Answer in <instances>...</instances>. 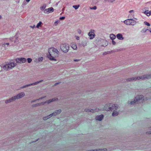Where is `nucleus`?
Segmentation results:
<instances>
[{
  "mask_svg": "<svg viewBox=\"0 0 151 151\" xmlns=\"http://www.w3.org/2000/svg\"><path fill=\"white\" fill-rule=\"evenodd\" d=\"M49 54L47 55L48 58L51 61H56V58L59 55V52L56 48H51L48 49Z\"/></svg>",
  "mask_w": 151,
  "mask_h": 151,
  "instance_id": "f257e3e1",
  "label": "nucleus"
},
{
  "mask_svg": "<svg viewBox=\"0 0 151 151\" xmlns=\"http://www.w3.org/2000/svg\"><path fill=\"white\" fill-rule=\"evenodd\" d=\"M143 96L142 95L137 96L135 97V99L134 101H128V104H129L132 105L136 103L143 102L145 100L143 99Z\"/></svg>",
  "mask_w": 151,
  "mask_h": 151,
  "instance_id": "f03ea898",
  "label": "nucleus"
},
{
  "mask_svg": "<svg viewBox=\"0 0 151 151\" xmlns=\"http://www.w3.org/2000/svg\"><path fill=\"white\" fill-rule=\"evenodd\" d=\"M117 106L112 104H107L104 106V109L107 111H112L114 108L115 109L118 108Z\"/></svg>",
  "mask_w": 151,
  "mask_h": 151,
  "instance_id": "7ed1b4c3",
  "label": "nucleus"
},
{
  "mask_svg": "<svg viewBox=\"0 0 151 151\" xmlns=\"http://www.w3.org/2000/svg\"><path fill=\"white\" fill-rule=\"evenodd\" d=\"M17 64L12 62H10L8 64H6L3 66V68L6 70L12 69L13 68L16 66Z\"/></svg>",
  "mask_w": 151,
  "mask_h": 151,
  "instance_id": "20e7f679",
  "label": "nucleus"
},
{
  "mask_svg": "<svg viewBox=\"0 0 151 151\" xmlns=\"http://www.w3.org/2000/svg\"><path fill=\"white\" fill-rule=\"evenodd\" d=\"M61 50L63 52L66 53L68 52L69 49V45L66 43H63L60 46Z\"/></svg>",
  "mask_w": 151,
  "mask_h": 151,
  "instance_id": "39448f33",
  "label": "nucleus"
},
{
  "mask_svg": "<svg viewBox=\"0 0 151 151\" xmlns=\"http://www.w3.org/2000/svg\"><path fill=\"white\" fill-rule=\"evenodd\" d=\"M57 100H58V98H54L52 99H50L48 101H47L44 102H42L41 103H37V104H36L33 105L32 106V107H37L38 106H40V105H43L46 103L49 104L51 102L57 101Z\"/></svg>",
  "mask_w": 151,
  "mask_h": 151,
  "instance_id": "423d86ee",
  "label": "nucleus"
},
{
  "mask_svg": "<svg viewBox=\"0 0 151 151\" xmlns=\"http://www.w3.org/2000/svg\"><path fill=\"white\" fill-rule=\"evenodd\" d=\"M61 112V109H59L55 111V112H53L50 115L47 116H46L44 117H43V119L44 120H46L47 119L49 118L52 116H55L57 115L60 114Z\"/></svg>",
  "mask_w": 151,
  "mask_h": 151,
  "instance_id": "0eeeda50",
  "label": "nucleus"
},
{
  "mask_svg": "<svg viewBox=\"0 0 151 151\" xmlns=\"http://www.w3.org/2000/svg\"><path fill=\"white\" fill-rule=\"evenodd\" d=\"M43 81V80H40V81H37L36 82H35L33 83H30L29 84H27L25 85L24 86L21 87V88L23 89V88L27 87L28 86H32L36 85L37 84H38L39 83L42 82Z\"/></svg>",
  "mask_w": 151,
  "mask_h": 151,
  "instance_id": "6e6552de",
  "label": "nucleus"
},
{
  "mask_svg": "<svg viewBox=\"0 0 151 151\" xmlns=\"http://www.w3.org/2000/svg\"><path fill=\"white\" fill-rule=\"evenodd\" d=\"M25 95L24 93L23 92H21L18 93L16 95L14 96L15 100L18 99L23 98Z\"/></svg>",
  "mask_w": 151,
  "mask_h": 151,
  "instance_id": "1a4fd4ad",
  "label": "nucleus"
},
{
  "mask_svg": "<svg viewBox=\"0 0 151 151\" xmlns=\"http://www.w3.org/2000/svg\"><path fill=\"white\" fill-rule=\"evenodd\" d=\"M15 60L17 63H24L26 61V59L24 58H16Z\"/></svg>",
  "mask_w": 151,
  "mask_h": 151,
  "instance_id": "9d476101",
  "label": "nucleus"
},
{
  "mask_svg": "<svg viewBox=\"0 0 151 151\" xmlns=\"http://www.w3.org/2000/svg\"><path fill=\"white\" fill-rule=\"evenodd\" d=\"M139 80V76H138L128 78L126 79V81L128 82H130L136 81L137 80Z\"/></svg>",
  "mask_w": 151,
  "mask_h": 151,
  "instance_id": "9b49d317",
  "label": "nucleus"
},
{
  "mask_svg": "<svg viewBox=\"0 0 151 151\" xmlns=\"http://www.w3.org/2000/svg\"><path fill=\"white\" fill-rule=\"evenodd\" d=\"M140 80H144L151 78V74L144 75L139 76Z\"/></svg>",
  "mask_w": 151,
  "mask_h": 151,
  "instance_id": "f8f14e48",
  "label": "nucleus"
},
{
  "mask_svg": "<svg viewBox=\"0 0 151 151\" xmlns=\"http://www.w3.org/2000/svg\"><path fill=\"white\" fill-rule=\"evenodd\" d=\"M88 36L90 37V39H93L95 37V34L94 33V30H91L88 33Z\"/></svg>",
  "mask_w": 151,
  "mask_h": 151,
  "instance_id": "ddd939ff",
  "label": "nucleus"
},
{
  "mask_svg": "<svg viewBox=\"0 0 151 151\" xmlns=\"http://www.w3.org/2000/svg\"><path fill=\"white\" fill-rule=\"evenodd\" d=\"M15 101V98L14 96H13L11 98L6 100L5 101V102L6 104H8V103L12 102L14 101Z\"/></svg>",
  "mask_w": 151,
  "mask_h": 151,
  "instance_id": "4468645a",
  "label": "nucleus"
},
{
  "mask_svg": "<svg viewBox=\"0 0 151 151\" xmlns=\"http://www.w3.org/2000/svg\"><path fill=\"white\" fill-rule=\"evenodd\" d=\"M54 9L52 7H50L48 9H45L44 10V12L46 14H48L50 12H53Z\"/></svg>",
  "mask_w": 151,
  "mask_h": 151,
  "instance_id": "2eb2a0df",
  "label": "nucleus"
},
{
  "mask_svg": "<svg viewBox=\"0 0 151 151\" xmlns=\"http://www.w3.org/2000/svg\"><path fill=\"white\" fill-rule=\"evenodd\" d=\"M85 111L86 112H94L96 111H99V108H96L95 109H86Z\"/></svg>",
  "mask_w": 151,
  "mask_h": 151,
  "instance_id": "dca6fc26",
  "label": "nucleus"
},
{
  "mask_svg": "<svg viewBox=\"0 0 151 151\" xmlns=\"http://www.w3.org/2000/svg\"><path fill=\"white\" fill-rule=\"evenodd\" d=\"M104 116L102 114L97 116L96 117V119L97 120L101 121L103 119Z\"/></svg>",
  "mask_w": 151,
  "mask_h": 151,
  "instance_id": "f3484780",
  "label": "nucleus"
},
{
  "mask_svg": "<svg viewBox=\"0 0 151 151\" xmlns=\"http://www.w3.org/2000/svg\"><path fill=\"white\" fill-rule=\"evenodd\" d=\"M116 36L117 38L119 40H123L124 39L122 35L121 34H118L116 35Z\"/></svg>",
  "mask_w": 151,
  "mask_h": 151,
  "instance_id": "a211bd4d",
  "label": "nucleus"
},
{
  "mask_svg": "<svg viewBox=\"0 0 151 151\" xmlns=\"http://www.w3.org/2000/svg\"><path fill=\"white\" fill-rule=\"evenodd\" d=\"M114 108V109L113 110H112L113 111V112L112 114V115L113 116H116L118 115L119 114V112L118 111H116V110Z\"/></svg>",
  "mask_w": 151,
  "mask_h": 151,
  "instance_id": "6ab92c4d",
  "label": "nucleus"
},
{
  "mask_svg": "<svg viewBox=\"0 0 151 151\" xmlns=\"http://www.w3.org/2000/svg\"><path fill=\"white\" fill-rule=\"evenodd\" d=\"M130 20H132V19H128L124 21V23L127 25H129Z\"/></svg>",
  "mask_w": 151,
  "mask_h": 151,
  "instance_id": "aec40b11",
  "label": "nucleus"
},
{
  "mask_svg": "<svg viewBox=\"0 0 151 151\" xmlns=\"http://www.w3.org/2000/svg\"><path fill=\"white\" fill-rule=\"evenodd\" d=\"M137 22L134 20L132 19V20H130L129 25L134 26L136 24Z\"/></svg>",
  "mask_w": 151,
  "mask_h": 151,
  "instance_id": "412c9836",
  "label": "nucleus"
},
{
  "mask_svg": "<svg viewBox=\"0 0 151 151\" xmlns=\"http://www.w3.org/2000/svg\"><path fill=\"white\" fill-rule=\"evenodd\" d=\"M71 47L74 50H76L77 48L76 44L75 43H72L71 44Z\"/></svg>",
  "mask_w": 151,
  "mask_h": 151,
  "instance_id": "4be33fe9",
  "label": "nucleus"
},
{
  "mask_svg": "<svg viewBox=\"0 0 151 151\" xmlns=\"http://www.w3.org/2000/svg\"><path fill=\"white\" fill-rule=\"evenodd\" d=\"M9 44V43H3L2 44V46L3 47L5 48V49H6Z\"/></svg>",
  "mask_w": 151,
  "mask_h": 151,
  "instance_id": "5701e85b",
  "label": "nucleus"
},
{
  "mask_svg": "<svg viewBox=\"0 0 151 151\" xmlns=\"http://www.w3.org/2000/svg\"><path fill=\"white\" fill-rule=\"evenodd\" d=\"M87 41H84L82 42L81 44L82 46L84 47L87 45Z\"/></svg>",
  "mask_w": 151,
  "mask_h": 151,
  "instance_id": "b1692460",
  "label": "nucleus"
},
{
  "mask_svg": "<svg viewBox=\"0 0 151 151\" xmlns=\"http://www.w3.org/2000/svg\"><path fill=\"white\" fill-rule=\"evenodd\" d=\"M110 36L111 39L112 40H113L116 38L115 35L113 34H110Z\"/></svg>",
  "mask_w": 151,
  "mask_h": 151,
  "instance_id": "393cba45",
  "label": "nucleus"
},
{
  "mask_svg": "<svg viewBox=\"0 0 151 151\" xmlns=\"http://www.w3.org/2000/svg\"><path fill=\"white\" fill-rule=\"evenodd\" d=\"M150 11H148V10H146L144 13L147 16H149L150 15Z\"/></svg>",
  "mask_w": 151,
  "mask_h": 151,
  "instance_id": "a878e982",
  "label": "nucleus"
},
{
  "mask_svg": "<svg viewBox=\"0 0 151 151\" xmlns=\"http://www.w3.org/2000/svg\"><path fill=\"white\" fill-rule=\"evenodd\" d=\"M42 24V22L40 21L37 25L36 27L38 28L40 27H41Z\"/></svg>",
  "mask_w": 151,
  "mask_h": 151,
  "instance_id": "bb28decb",
  "label": "nucleus"
},
{
  "mask_svg": "<svg viewBox=\"0 0 151 151\" xmlns=\"http://www.w3.org/2000/svg\"><path fill=\"white\" fill-rule=\"evenodd\" d=\"M46 7V5H44L40 7V9L41 11L44 10Z\"/></svg>",
  "mask_w": 151,
  "mask_h": 151,
  "instance_id": "cd10ccee",
  "label": "nucleus"
},
{
  "mask_svg": "<svg viewBox=\"0 0 151 151\" xmlns=\"http://www.w3.org/2000/svg\"><path fill=\"white\" fill-rule=\"evenodd\" d=\"M14 38H15V40L14 41V42L15 43L17 42H18V40L17 39L18 37H17L16 36H14V37H13V38L14 39Z\"/></svg>",
  "mask_w": 151,
  "mask_h": 151,
  "instance_id": "c85d7f7f",
  "label": "nucleus"
},
{
  "mask_svg": "<svg viewBox=\"0 0 151 151\" xmlns=\"http://www.w3.org/2000/svg\"><path fill=\"white\" fill-rule=\"evenodd\" d=\"M80 5H73V7L76 10L79 7Z\"/></svg>",
  "mask_w": 151,
  "mask_h": 151,
  "instance_id": "c756f323",
  "label": "nucleus"
},
{
  "mask_svg": "<svg viewBox=\"0 0 151 151\" xmlns=\"http://www.w3.org/2000/svg\"><path fill=\"white\" fill-rule=\"evenodd\" d=\"M148 30V29H146L145 28L143 29L141 31V32L142 33H145Z\"/></svg>",
  "mask_w": 151,
  "mask_h": 151,
  "instance_id": "7c9ffc66",
  "label": "nucleus"
},
{
  "mask_svg": "<svg viewBox=\"0 0 151 151\" xmlns=\"http://www.w3.org/2000/svg\"><path fill=\"white\" fill-rule=\"evenodd\" d=\"M43 58L42 57H39L38 58V61L39 62H42L43 60Z\"/></svg>",
  "mask_w": 151,
  "mask_h": 151,
  "instance_id": "2f4dec72",
  "label": "nucleus"
},
{
  "mask_svg": "<svg viewBox=\"0 0 151 151\" xmlns=\"http://www.w3.org/2000/svg\"><path fill=\"white\" fill-rule=\"evenodd\" d=\"M90 9H91L96 10L97 9V7L96 6H94L93 7H90Z\"/></svg>",
  "mask_w": 151,
  "mask_h": 151,
  "instance_id": "473e14b6",
  "label": "nucleus"
},
{
  "mask_svg": "<svg viewBox=\"0 0 151 151\" xmlns=\"http://www.w3.org/2000/svg\"><path fill=\"white\" fill-rule=\"evenodd\" d=\"M27 60L28 63H30L32 61V59L29 58H27Z\"/></svg>",
  "mask_w": 151,
  "mask_h": 151,
  "instance_id": "72a5a7b5",
  "label": "nucleus"
},
{
  "mask_svg": "<svg viewBox=\"0 0 151 151\" xmlns=\"http://www.w3.org/2000/svg\"><path fill=\"white\" fill-rule=\"evenodd\" d=\"M144 23L145 25L147 26H150V24L147 22L145 21L144 22Z\"/></svg>",
  "mask_w": 151,
  "mask_h": 151,
  "instance_id": "f704fd0d",
  "label": "nucleus"
},
{
  "mask_svg": "<svg viewBox=\"0 0 151 151\" xmlns=\"http://www.w3.org/2000/svg\"><path fill=\"white\" fill-rule=\"evenodd\" d=\"M45 96H44V97H41V98H40V99H37V100H34V101H31V102L32 103V102H35V101H36L37 100H40V99H42L45 98Z\"/></svg>",
  "mask_w": 151,
  "mask_h": 151,
  "instance_id": "c9c22d12",
  "label": "nucleus"
},
{
  "mask_svg": "<svg viewBox=\"0 0 151 151\" xmlns=\"http://www.w3.org/2000/svg\"><path fill=\"white\" fill-rule=\"evenodd\" d=\"M77 32L78 34H80L81 33V31L80 29H78L77 30Z\"/></svg>",
  "mask_w": 151,
  "mask_h": 151,
  "instance_id": "e433bc0d",
  "label": "nucleus"
},
{
  "mask_svg": "<svg viewBox=\"0 0 151 151\" xmlns=\"http://www.w3.org/2000/svg\"><path fill=\"white\" fill-rule=\"evenodd\" d=\"M65 19V17H60V20H63Z\"/></svg>",
  "mask_w": 151,
  "mask_h": 151,
  "instance_id": "4c0bfd02",
  "label": "nucleus"
},
{
  "mask_svg": "<svg viewBox=\"0 0 151 151\" xmlns=\"http://www.w3.org/2000/svg\"><path fill=\"white\" fill-rule=\"evenodd\" d=\"M59 22H58V21H56L55 22H54V24L55 25H56Z\"/></svg>",
  "mask_w": 151,
  "mask_h": 151,
  "instance_id": "58836bf2",
  "label": "nucleus"
},
{
  "mask_svg": "<svg viewBox=\"0 0 151 151\" xmlns=\"http://www.w3.org/2000/svg\"><path fill=\"white\" fill-rule=\"evenodd\" d=\"M30 27L32 29H34L35 27V25H34L33 26H30Z\"/></svg>",
  "mask_w": 151,
  "mask_h": 151,
  "instance_id": "ea45409f",
  "label": "nucleus"
},
{
  "mask_svg": "<svg viewBox=\"0 0 151 151\" xmlns=\"http://www.w3.org/2000/svg\"><path fill=\"white\" fill-rule=\"evenodd\" d=\"M75 37H76V39L77 40H79L80 39V37H79L78 36H75Z\"/></svg>",
  "mask_w": 151,
  "mask_h": 151,
  "instance_id": "a19ab883",
  "label": "nucleus"
},
{
  "mask_svg": "<svg viewBox=\"0 0 151 151\" xmlns=\"http://www.w3.org/2000/svg\"><path fill=\"white\" fill-rule=\"evenodd\" d=\"M60 82H58V83H55L54 84V86H56L57 85H58V84H60Z\"/></svg>",
  "mask_w": 151,
  "mask_h": 151,
  "instance_id": "79ce46f5",
  "label": "nucleus"
},
{
  "mask_svg": "<svg viewBox=\"0 0 151 151\" xmlns=\"http://www.w3.org/2000/svg\"><path fill=\"white\" fill-rule=\"evenodd\" d=\"M112 43L113 45H115L116 44V43L113 40H112Z\"/></svg>",
  "mask_w": 151,
  "mask_h": 151,
  "instance_id": "37998d69",
  "label": "nucleus"
},
{
  "mask_svg": "<svg viewBox=\"0 0 151 151\" xmlns=\"http://www.w3.org/2000/svg\"><path fill=\"white\" fill-rule=\"evenodd\" d=\"M73 61L75 62H78L80 61V60H79V59H74V60H73Z\"/></svg>",
  "mask_w": 151,
  "mask_h": 151,
  "instance_id": "c03bdc74",
  "label": "nucleus"
},
{
  "mask_svg": "<svg viewBox=\"0 0 151 151\" xmlns=\"http://www.w3.org/2000/svg\"><path fill=\"white\" fill-rule=\"evenodd\" d=\"M134 11L133 10H131L130 11H129V13H131L132 12H134Z\"/></svg>",
  "mask_w": 151,
  "mask_h": 151,
  "instance_id": "a18cd8bd",
  "label": "nucleus"
},
{
  "mask_svg": "<svg viewBox=\"0 0 151 151\" xmlns=\"http://www.w3.org/2000/svg\"><path fill=\"white\" fill-rule=\"evenodd\" d=\"M111 52H105L104 54H103V55H106V54H108L109 53H110Z\"/></svg>",
  "mask_w": 151,
  "mask_h": 151,
  "instance_id": "49530a36",
  "label": "nucleus"
},
{
  "mask_svg": "<svg viewBox=\"0 0 151 151\" xmlns=\"http://www.w3.org/2000/svg\"><path fill=\"white\" fill-rule=\"evenodd\" d=\"M148 30L151 33V28H149L148 29Z\"/></svg>",
  "mask_w": 151,
  "mask_h": 151,
  "instance_id": "de8ad7c7",
  "label": "nucleus"
},
{
  "mask_svg": "<svg viewBox=\"0 0 151 151\" xmlns=\"http://www.w3.org/2000/svg\"><path fill=\"white\" fill-rule=\"evenodd\" d=\"M30 0H26V1L27 2H29Z\"/></svg>",
  "mask_w": 151,
  "mask_h": 151,
  "instance_id": "09e8293b",
  "label": "nucleus"
},
{
  "mask_svg": "<svg viewBox=\"0 0 151 151\" xmlns=\"http://www.w3.org/2000/svg\"><path fill=\"white\" fill-rule=\"evenodd\" d=\"M37 59L35 60L34 61L35 62H37Z\"/></svg>",
  "mask_w": 151,
  "mask_h": 151,
  "instance_id": "8fccbe9b",
  "label": "nucleus"
},
{
  "mask_svg": "<svg viewBox=\"0 0 151 151\" xmlns=\"http://www.w3.org/2000/svg\"><path fill=\"white\" fill-rule=\"evenodd\" d=\"M115 0H113V1H110L111 2H112L113 1H114Z\"/></svg>",
  "mask_w": 151,
  "mask_h": 151,
  "instance_id": "3c124183",
  "label": "nucleus"
},
{
  "mask_svg": "<svg viewBox=\"0 0 151 151\" xmlns=\"http://www.w3.org/2000/svg\"><path fill=\"white\" fill-rule=\"evenodd\" d=\"M150 15H151V10L150 11Z\"/></svg>",
  "mask_w": 151,
  "mask_h": 151,
  "instance_id": "603ef678",
  "label": "nucleus"
},
{
  "mask_svg": "<svg viewBox=\"0 0 151 151\" xmlns=\"http://www.w3.org/2000/svg\"><path fill=\"white\" fill-rule=\"evenodd\" d=\"M1 15H0V19H1Z\"/></svg>",
  "mask_w": 151,
  "mask_h": 151,
  "instance_id": "864d4df0",
  "label": "nucleus"
},
{
  "mask_svg": "<svg viewBox=\"0 0 151 151\" xmlns=\"http://www.w3.org/2000/svg\"><path fill=\"white\" fill-rule=\"evenodd\" d=\"M10 39L12 41V38H10Z\"/></svg>",
  "mask_w": 151,
  "mask_h": 151,
  "instance_id": "5fc2aeb1",
  "label": "nucleus"
},
{
  "mask_svg": "<svg viewBox=\"0 0 151 151\" xmlns=\"http://www.w3.org/2000/svg\"><path fill=\"white\" fill-rule=\"evenodd\" d=\"M145 99L146 100H147V98H146Z\"/></svg>",
  "mask_w": 151,
  "mask_h": 151,
  "instance_id": "6e6d98bb",
  "label": "nucleus"
}]
</instances>
